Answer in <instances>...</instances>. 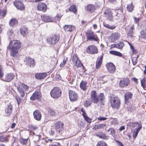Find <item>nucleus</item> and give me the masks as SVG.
<instances>
[{"label":"nucleus","mask_w":146,"mask_h":146,"mask_svg":"<svg viewBox=\"0 0 146 146\" xmlns=\"http://www.w3.org/2000/svg\"><path fill=\"white\" fill-rule=\"evenodd\" d=\"M21 47V43L20 41L13 40L10 41L7 48L10 51L11 56L15 57L18 53L19 50Z\"/></svg>","instance_id":"f257e3e1"},{"label":"nucleus","mask_w":146,"mask_h":146,"mask_svg":"<svg viewBox=\"0 0 146 146\" xmlns=\"http://www.w3.org/2000/svg\"><path fill=\"white\" fill-rule=\"evenodd\" d=\"M60 36L59 34L53 33L48 36L46 42L50 46H54L60 40Z\"/></svg>","instance_id":"f03ea898"},{"label":"nucleus","mask_w":146,"mask_h":146,"mask_svg":"<svg viewBox=\"0 0 146 146\" xmlns=\"http://www.w3.org/2000/svg\"><path fill=\"white\" fill-rule=\"evenodd\" d=\"M62 93V91L60 88L55 87L50 91V94L53 98L58 99L61 96Z\"/></svg>","instance_id":"7ed1b4c3"},{"label":"nucleus","mask_w":146,"mask_h":146,"mask_svg":"<svg viewBox=\"0 0 146 146\" xmlns=\"http://www.w3.org/2000/svg\"><path fill=\"white\" fill-rule=\"evenodd\" d=\"M64 125L63 122L60 121H57L55 123V129L60 135H62L64 133Z\"/></svg>","instance_id":"20e7f679"},{"label":"nucleus","mask_w":146,"mask_h":146,"mask_svg":"<svg viewBox=\"0 0 146 146\" xmlns=\"http://www.w3.org/2000/svg\"><path fill=\"white\" fill-rule=\"evenodd\" d=\"M86 41L94 40L96 41H98L99 39L96 34L94 33L92 31L88 30L86 33Z\"/></svg>","instance_id":"39448f33"},{"label":"nucleus","mask_w":146,"mask_h":146,"mask_svg":"<svg viewBox=\"0 0 146 146\" xmlns=\"http://www.w3.org/2000/svg\"><path fill=\"white\" fill-rule=\"evenodd\" d=\"M17 90L22 98L24 97L25 95L24 91H28L29 88L28 86L24 83H21L17 87Z\"/></svg>","instance_id":"423d86ee"},{"label":"nucleus","mask_w":146,"mask_h":146,"mask_svg":"<svg viewBox=\"0 0 146 146\" xmlns=\"http://www.w3.org/2000/svg\"><path fill=\"white\" fill-rule=\"evenodd\" d=\"M110 102L111 106L113 108L117 109L120 105V100L117 97L112 96L110 97Z\"/></svg>","instance_id":"0eeeda50"},{"label":"nucleus","mask_w":146,"mask_h":146,"mask_svg":"<svg viewBox=\"0 0 146 146\" xmlns=\"http://www.w3.org/2000/svg\"><path fill=\"white\" fill-rule=\"evenodd\" d=\"M90 98L92 102L97 104L99 102L100 99V96L98 94L96 91L93 90L91 92Z\"/></svg>","instance_id":"6e6552de"},{"label":"nucleus","mask_w":146,"mask_h":146,"mask_svg":"<svg viewBox=\"0 0 146 146\" xmlns=\"http://www.w3.org/2000/svg\"><path fill=\"white\" fill-rule=\"evenodd\" d=\"M23 1L15 0L13 3L14 5L18 10L23 11L25 9V6L22 2Z\"/></svg>","instance_id":"1a4fd4ad"},{"label":"nucleus","mask_w":146,"mask_h":146,"mask_svg":"<svg viewBox=\"0 0 146 146\" xmlns=\"http://www.w3.org/2000/svg\"><path fill=\"white\" fill-rule=\"evenodd\" d=\"M25 62L26 65L30 67H34L36 65L35 60L30 56L26 57L25 58Z\"/></svg>","instance_id":"9d476101"},{"label":"nucleus","mask_w":146,"mask_h":146,"mask_svg":"<svg viewBox=\"0 0 146 146\" xmlns=\"http://www.w3.org/2000/svg\"><path fill=\"white\" fill-rule=\"evenodd\" d=\"M42 97V94L40 90L36 91L31 96L30 99L31 100H39Z\"/></svg>","instance_id":"9b49d317"},{"label":"nucleus","mask_w":146,"mask_h":146,"mask_svg":"<svg viewBox=\"0 0 146 146\" xmlns=\"http://www.w3.org/2000/svg\"><path fill=\"white\" fill-rule=\"evenodd\" d=\"M47 5L43 2H39L36 5V9L38 11H41L45 13L47 9Z\"/></svg>","instance_id":"f8f14e48"},{"label":"nucleus","mask_w":146,"mask_h":146,"mask_svg":"<svg viewBox=\"0 0 146 146\" xmlns=\"http://www.w3.org/2000/svg\"><path fill=\"white\" fill-rule=\"evenodd\" d=\"M69 95L70 99L72 102L76 101L78 99V96L77 93L72 90L69 91Z\"/></svg>","instance_id":"ddd939ff"},{"label":"nucleus","mask_w":146,"mask_h":146,"mask_svg":"<svg viewBox=\"0 0 146 146\" xmlns=\"http://www.w3.org/2000/svg\"><path fill=\"white\" fill-rule=\"evenodd\" d=\"M86 52L90 54H93L98 52L97 48L94 45L88 46L86 48Z\"/></svg>","instance_id":"4468645a"},{"label":"nucleus","mask_w":146,"mask_h":146,"mask_svg":"<svg viewBox=\"0 0 146 146\" xmlns=\"http://www.w3.org/2000/svg\"><path fill=\"white\" fill-rule=\"evenodd\" d=\"M116 14L114 16V19L116 20H121L124 18L123 13L122 10L118 9L115 11Z\"/></svg>","instance_id":"2eb2a0df"},{"label":"nucleus","mask_w":146,"mask_h":146,"mask_svg":"<svg viewBox=\"0 0 146 146\" xmlns=\"http://www.w3.org/2000/svg\"><path fill=\"white\" fill-rule=\"evenodd\" d=\"M104 16L110 21H113V14L110 10L106 9L104 13Z\"/></svg>","instance_id":"dca6fc26"},{"label":"nucleus","mask_w":146,"mask_h":146,"mask_svg":"<svg viewBox=\"0 0 146 146\" xmlns=\"http://www.w3.org/2000/svg\"><path fill=\"white\" fill-rule=\"evenodd\" d=\"M19 31L21 35L24 36H26L29 33L28 28L25 25L22 26L20 28Z\"/></svg>","instance_id":"f3484780"},{"label":"nucleus","mask_w":146,"mask_h":146,"mask_svg":"<svg viewBox=\"0 0 146 146\" xmlns=\"http://www.w3.org/2000/svg\"><path fill=\"white\" fill-rule=\"evenodd\" d=\"M15 77V75L13 73H10L7 74L3 79L2 80L7 82H10Z\"/></svg>","instance_id":"a211bd4d"},{"label":"nucleus","mask_w":146,"mask_h":146,"mask_svg":"<svg viewBox=\"0 0 146 146\" xmlns=\"http://www.w3.org/2000/svg\"><path fill=\"white\" fill-rule=\"evenodd\" d=\"M106 67L109 72L113 73L115 72V65L112 63L110 62L106 64Z\"/></svg>","instance_id":"6ab92c4d"},{"label":"nucleus","mask_w":146,"mask_h":146,"mask_svg":"<svg viewBox=\"0 0 146 146\" xmlns=\"http://www.w3.org/2000/svg\"><path fill=\"white\" fill-rule=\"evenodd\" d=\"M130 81L128 78H125L121 80L119 82V85L121 87H124L128 86Z\"/></svg>","instance_id":"aec40b11"},{"label":"nucleus","mask_w":146,"mask_h":146,"mask_svg":"<svg viewBox=\"0 0 146 146\" xmlns=\"http://www.w3.org/2000/svg\"><path fill=\"white\" fill-rule=\"evenodd\" d=\"M85 9L89 13H92L96 10V8L93 5L89 4L86 6Z\"/></svg>","instance_id":"412c9836"},{"label":"nucleus","mask_w":146,"mask_h":146,"mask_svg":"<svg viewBox=\"0 0 146 146\" xmlns=\"http://www.w3.org/2000/svg\"><path fill=\"white\" fill-rule=\"evenodd\" d=\"M47 76V73H38L35 74V78L39 80H41L45 78Z\"/></svg>","instance_id":"4be33fe9"},{"label":"nucleus","mask_w":146,"mask_h":146,"mask_svg":"<svg viewBox=\"0 0 146 146\" xmlns=\"http://www.w3.org/2000/svg\"><path fill=\"white\" fill-rule=\"evenodd\" d=\"M41 18L43 21L45 22H52L53 20L52 17L47 15H43L41 16Z\"/></svg>","instance_id":"5701e85b"},{"label":"nucleus","mask_w":146,"mask_h":146,"mask_svg":"<svg viewBox=\"0 0 146 146\" xmlns=\"http://www.w3.org/2000/svg\"><path fill=\"white\" fill-rule=\"evenodd\" d=\"M34 118L36 120L40 121L42 117V115L40 111L38 110H35L33 113Z\"/></svg>","instance_id":"b1692460"},{"label":"nucleus","mask_w":146,"mask_h":146,"mask_svg":"<svg viewBox=\"0 0 146 146\" xmlns=\"http://www.w3.org/2000/svg\"><path fill=\"white\" fill-rule=\"evenodd\" d=\"M63 29L65 32H71L75 29V27L72 25H65Z\"/></svg>","instance_id":"393cba45"},{"label":"nucleus","mask_w":146,"mask_h":146,"mask_svg":"<svg viewBox=\"0 0 146 146\" xmlns=\"http://www.w3.org/2000/svg\"><path fill=\"white\" fill-rule=\"evenodd\" d=\"M120 37V35L117 32L112 33L110 37L111 41V42H114L116 40H118Z\"/></svg>","instance_id":"a878e982"},{"label":"nucleus","mask_w":146,"mask_h":146,"mask_svg":"<svg viewBox=\"0 0 146 146\" xmlns=\"http://www.w3.org/2000/svg\"><path fill=\"white\" fill-rule=\"evenodd\" d=\"M133 96V94L130 92H127L125 93L124 98L126 103H128L131 100Z\"/></svg>","instance_id":"bb28decb"},{"label":"nucleus","mask_w":146,"mask_h":146,"mask_svg":"<svg viewBox=\"0 0 146 146\" xmlns=\"http://www.w3.org/2000/svg\"><path fill=\"white\" fill-rule=\"evenodd\" d=\"M12 110L13 107L12 105L10 104L8 105L7 108L5 110V113L7 116L10 117L11 114Z\"/></svg>","instance_id":"cd10ccee"},{"label":"nucleus","mask_w":146,"mask_h":146,"mask_svg":"<svg viewBox=\"0 0 146 146\" xmlns=\"http://www.w3.org/2000/svg\"><path fill=\"white\" fill-rule=\"evenodd\" d=\"M18 23V20L15 18H12L9 21V25L12 27L17 26Z\"/></svg>","instance_id":"c85d7f7f"},{"label":"nucleus","mask_w":146,"mask_h":146,"mask_svg":"<svg viewBox=\"0 0 146 146\" xmlns=\"http://www.w3.org/2000/svg\"><path fill=\"white\" fill-rule=\"evenodd\" d=\"M81 111L82 112V115L84 118V119L88 123H91L92 121V119L90 118L86 115V113L83 110V108L81 109Z\"/></svg>","instance_id":"c756f323"},{"label":"nucleus","mask_w":146,"mask_h":146,"mask_svg":"<svg viewBox=\"0 0 146 146\" xmlns=\"http://www.w3.org/2000/svg\"><path fill=\"white\" fill-rule=\"evenodd\" d=\"M128 125L131 129L135 127H137V128L139 127L140 126L142 128L141 125L138 122H131L128 123Z\"/></svg>","instance_id":"7c9ffc66"},{"label":"nucleus","mask_w":146,"mask_h":146,"mask_svg":"<svg viewBox=\"0 0 146 146\" xmlns=\"http://www.w3.org/2000/svg\"><path fill=\"white\" fill-rule=\"evenodd\" d=\"M87 82L83 80L81 81L80 84V87L81 89L83 90H85L87 89Z\"/></svg>","instance_id":"2f4dec72"},{"label":"nucleus","mask_w":146,"mask_h":146,"mask_svg":"<svg viewBox=\"0 0 146 146\" xmlns=\"http://www.w3.org/2000/svg\"><path fill=\"white\" fill-rule=\"evenodd\" d=\"M7 11L6 9H0V19L4 18L7 14Z\"/></svg>","instance_id":"473e14b6"},{"label":"nucleus","mask_w":146,"mask_h":146,"mask_svg":"<svg viewBox=\"0 0 146 146\" xmlns=\"http://www.w3.org/2000/svg\"><path fill=\"white\" fill-rule=\"evenodd\" d=\"M69 11L72 12L74 14H76L77 11V9L76 5H71L69 9Z\"/></svg>","instance_id":"72a5a7b5"},{"label":"nucleus","mask_w":146,"mask_h":146,"mask_svg":"<svg viewBox=\"0 0 146 146\" xmlns=\"http://www.w3.org/2000/svg\"><path fill=\"white\" fill-rule=\"evenodd\" d=\"M141 126L139 127L136 128L133 131V137L134 139H135L137 136L138 133L140 130L141 129Z\"/></svg>","instance_id":"f704fd0d"},{"label":"nucleus","mask_w":146,"mask_h":146,"mask_svg":"<svg viewBox=\"0 0 146 146\" xmlns=\"http://www.w3.org/2000/svg\"><path fill=\"white\" fill-rule=\"evenodd\" d=\"M72 61L75 66L78 61L80 60L79 59L78 55L76 54H74L73 55L72 58Z\"/></svg>","instance_id":"c9c22d12"},{"label":"nucleus","mask_w":146,"mask_h":146,"mask_svg":"<svg viewBox=\"0 0 146 146\" xmlns=\"http://www.w3.org/2000/svg\"><path fill=\"white\" fill-rule=\"evenodd\" d=\"M134 25H132L131 26V27L129 28V31L128 32L127 35L128 36H130V37L133 36V30L134 28Z\"/></svg>","instance_id":"e433bc0d"},{"label":"nucleus","mask_w":146,"mask_h":146,"mask_svg":"<svg viewBox=\"0 0 146 146\" xmlns=\"http://www.w3.org/2000/svg\"><path fill=\"white\" fill-rule=\"evenodd\" d=\"M28 131L30 132L34 133L33 131L35 130L38 127L36 126H33L32 125H30L28 126Z\"/></svg>","instance_id":"4c0bfd02"},{"label":"nucleus","mask_w":146,"mask_h":146,"mask_svg":"<svg viewBox=\"0 0 146 146\" xmlns=\"http://www.w3.org/2000/svg\"><path fill=\"white\" fill-rule=\"evenodd\" d=\"M75 66H76L78 68H80L82 66L83 69L84 70L83 72H84L86 71V69H85V67L83 66V64L81 62L80 60L78 61L77 64H76Z\"/></svg>","instance_id":"58836bf2"},{"label":"nucleus","mask_w":146,"mask_h":146,"mask_svg":"<svg viewBox=\"0 0 146 146\" xmlns=\"http://www.w3.org/2000/svg\"><path fill=\"white\" fill-rule=\"evenodd\" d=\"M110 53L111 54L117 56H118L120 57H121L122 56V54L121 53L119 52L115 51H110Z\"/></svg>","instance_id":"ea45409f"},{"label":"nucleus","mask_w":146,"mask_h":146,"mask_svg":"<svg viewBox=\"0 0 146 146\" xmlns=\"http://www.w3.org/2000/svg\"><path fill=\"white\" fill-rule=\"evenodd\" d=\"M56 113V112L52 109H49L48 111V114L50 116H55Z\"/></svg>","instance_id":"a19ab883"},{"label":"nucleus","mask_w":146,"mask_h":146,"mask_svg":"<svg viewBox=\"0 0 146 146\" xmlns=\"http://www.w3.org/2000/svg\"><path fill=\"white\" fill-rule=\"evenodd\" d=\"M106 98L103 93H101V105H104L106 104Z\"/></svg>","instance_id":"79ce46f5"},{"label":"nucleus","mask_w":146,"mask_h":146,"mask_svg":"<svg viewBox=\"0 0 146 146\" xmlns=\"http://www.w3.org/2000/svg\"><path fill=\"white\" fill-rule=\"evenodd\" d=\"M124 46V43L123 42H119L115 44L114 45V47L117 48L119 49H121Z\"/></svg>","instance_id":"37998d69"},{"label":"nucleus","mask_w":146,"mask_h":146,"mask_svg":"<svg viewBox=\"0 0 146 146\" xmlns=\"http://www.w3.org/2000/svg\"><path fill=\"white\" fill-rule=\"evenodd\" d=\"M92 102L91 100H87L84 102V105L85 107H88L91 105Z\"/></svg>","instance_id":"c03bdc74"},{"label":"nucleus","mask_w":146,"mask_h":146,"mask_svg":"<svg viewBox=\"0 0 146 146\" xmlns=\"http://www.w3.org/2000/svg\"><path fill=\"white\" fill-rule=\"evenodd\" d=\"M100 67V58H98L96 62V69H98Z\"/></svg>","instance_id":"a18cd8bd"},{"label":"nucleus","mask_w":146,"mask_h":146,"mask_svg":"<svg viewBox=\"0 0 146 146\" xmlns=\"http://www.w3.org/2000/svg\"><path fill=\"white\" fill-rule=\"evenodd\" d=\"M133 6L132 3H131L130 4L128 5L127 7V9L128 11L130 12L132 11L133 9Z\"/></svg>","instance_id":"49530a36"},{"label":"nucleus","mask_w":146,"mask_h":146,"mask_svg":"<svg viewBox=\"0 0 146 146\" xmlns=\"http://www.w3.org/2000/svg\"><path fill=\"white\" fill-rule=\"evenodd\" d=\"M104 27L108 28L111 29H114L115 28V27L114 25H110L106 23H104Z\"/></svg>","instance_id":"de8ad7c7"},{"label":"nucleus","mask_w":146,"mask_h":146,"mask_svg":"<svg viewBox=\"0 0 146 146\" xmlns=\"http://www.w3.org/2000/svg\"><path fill=\"white\" fill-rule=\"evenodd\" d=\"M28 139H24L23 138H21L20 139V143L22 145H26L27 143Z\"/></svg>","instance_id":"09e8293b"},{"label":"nucleus","mask_w":146,"mask_h":146,"mask_svg":"<svg viewBox=\"0 0 146 146\" xmlns=\"http://www.w3.org/2000/svg\"><path fill=\"white\" fill-rule=\"evenodd\" d=\"M63 15L61 13H58L55 17V18L56 20L60 21Z\"/></svg>","instance_id":"8fccbe9b"},{"label":"nucleus","mask_w":146,"mask_h":146,"mask_svg":"<svg viewBox=\"0 0 146 146\" xmlns=\"http://www.w3.org/2000/svg\"><path fill=\"white\" fill-rule=\"evenodd\" d=\"M107 132L109 133H110L111 134L112 136L114 135L115 134V131L114 129L111 128H110L108 129Z\"/></svg>","instance_id":"3c124183"},{"label":"nucleus","mask_w":146,"mask_h":146,"mask_svg":"<svg viewBox=\"0 0 146 146\" xmlns=\"http://www.w3.org/2000/svg\"><path fill=\"white\" fill-rule=\"evenodd\" d=\"M3 68L2 66L0 65V78H2L3 77L4 73L3 72Z\"/></svg>","instance_id":"603ef678"},{"label":"nucleus","mask_w":146,"mask_h":146,"mask_svg":"<svg viewBox=\"0 0 146 146\" xmlns=\"http://www.w3.org/2000/svg\"><path fill=\"white\" fill-rule=\"evenodd\" d=\"M141 35L143 38H145L146 36V27L145 28L143 31H141Z\"/></svg>","instance_id":"864d4df0"},{"label":"nucleus","mask_w":146,"mask_h":146,"mask_svg":"<svg viewBox=\"0 0 146 146\" xmlns=\"http://www.w3.org/2000/svg\"><path fill=\"white\" fill-rule=\"evenodd\" d=\"M141 85L144 88L145 87V78L143 79L141 81Z\"/></svg>","instance_id":"5fc2aeb1"},{"label":"nucleus","mask_w":146,"mask_h":146,"mask_svg":"<svg viewBox=\"0 0 146 146\" xmlns=\"http://www.w3.org/2000/svg\"><path fill=\"white\" fill-rule=\"evenodd\" d=\"M15 98L17 102V104L19 105L21 102V100L20 97L18 95L15 96Z\"/></svg>","instance_id":"6e6d98bb"},{"label":"nucleus","mask_w":146,"mask_h":146,"mask_svg":"<svg viewBox=\"0 0 146 146\" xmlns=\"http://www.w3.org/2000/svg\"><path fill=\"white\" fill-rule=\"evenodd\" d=\"M133 64L134 65H135L137 63V58L136 57H133L132 59Z\"/></svg>","instance_id":"4d7b16f0"},{"label":"nucleus","mask_w":146,"mask_h":146,"mask_svg":"<svg viewBox=\"0 0 146 146\" xmlns=\"http://www.w3.org/2000/svg\"><path fill=\"white\" fill-rule=\"evenodd\" d=\"M102 81V82L101 81V82L104 83L106 82L107 81V79L106 76L102 77H101V81Z\"/></svg>","instance_id":"13d9d810"},{"label":"nucleus","mask_w":146,"mask_h":146,"mask_svg":"<svg viewBox=\"0 0 146 146\" xmlns=\"http://www.w3.org/2000/svg\"><path fill=\"white\" fill-rule=\"evenodd\" d=\"M101 138L104 139H107L109 138V137L108 136H106L104 133H102L101 134Z\"/></svg>","instance_id":"bf43d9fd"},{"label":"nucleus","mask_w":146,"mask_h":146,"mask_svg":"<svg viewBox=\"0 0 146 146\" xmlns=\"http://www.w3.org/2000/svg\"><path fill=\"white\" fill-rule=\"evenodd\" d=\"M133 18L134 19L135 23L137 24V25H138L139 21L140 19V18H136L135 17H133Z\"/></svg>","instance_id":"052dcab7"},{"label":"nucleus","mask_w":146,"mask_h":146,"mask_svg":"<svg viewBox=\"0 0 146 146\" xmlns=\"http://www.w3.org/2000/svg\"><path fill=\"white\" fill-rule=\"evenodd\" d=\"M129 45H130V47L131 49H132L133 52L134 53V52L135 51V50L134 49V47L133 46V45L129 42H128Z\"/></svg>","instance_id":"680f3d73"},{"label":"nucleus","mask_w":146,"mask_h":146,"mask_svg":"<svg viewBox=\"0 0 146 146\" xmlns=\"http://www.w3.org/2000/svg\"><path fill=\"white\" fill-rule=\"evenodd\" d=\"M115 141L118 143V146H124L122 143L117 140H115Z\"/></svg>","instance_id":"e2e57ef3"},{"label":"nucleus","mask_w":146,"mask_h":146,"mask_svg":"<svg viewBox=\"0 0 146 146\" xmlns=\"http://www.w3.org/2000/svg\"><path fill=\"white\" fill-rule=\"evenodd\" d=\"M55 78L57 80H60L61 79V77L59 74H57L56 75Z\"/></svg>","instance_id":"0e129e2a"},{"label":"nucleus","mask_w":146,"mask_h":146,"mask_svg":"<svg viewBox=\"0 0 146 146\" xmlns=\"http://www.w3.org/2000/svg\"><path fill=\"white\" fill-rule=\"evenodd\" d=\"M68 60V58L67 57H66L65 58L64 57V59L63 60V62L66 64Z\"/></svg>","instance_id":"69168bd1"},{"label":"nucleus","mask_w":146,"mask_h":146,"mask_svg":"<svg viewBox=\"0 0 146 146\" xmlns=\"http://www.w3.org/2000/svg\"><path fill=\"white\" fill-rule=\"evenodd\" d=\"M16 125V124L15 123H13L12 124L11 127V129L14 128L15 127Z\"/></svg>","instance_id":"338daca9"},{"label":"nucleus","mask_w":146,"mask_h":146,"mask_svg":"<svg viewBox=\"0 0 146 146\" xmlns=\"http://www.w3.org/2000/svg\"><path fill=\"white\" fill-rule=\"evenodd\" d=\"M58 145H56L55 144H51L49 145V146H61L60 144L59 143Z\"/></svg>","instance_id":"774afa93"}]
</instances>
